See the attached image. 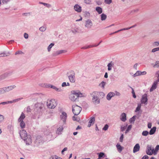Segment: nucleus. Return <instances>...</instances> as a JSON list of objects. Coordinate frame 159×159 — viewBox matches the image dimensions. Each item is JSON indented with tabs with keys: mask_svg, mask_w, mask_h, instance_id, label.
Listing matches in <instances>:
<instances>
[{
	"mask_svg": "<svg viewBox=\"0 0 159 159\" xmlns=\"http://www.w3.org/2000/svg\"><path fill=\"white\" fill-rule=\"evenodd\" d=\"M19 134L21 138L24 141H26V143L29 144L31 143V139L30 135H28L25 130L22 129L20 131Z\"/></svg>",
	"mask_w": 159,
	"mask_h": 159,
	"instance_id": "nucleus-1",
	"label": "nucleus"
},
{
	"mask_svg": "<svg viewBox=\"0 0 159 159\" xmlns=\"http://www.w3.org/2000/svg\"><path fill=\"white\" fill-rule=\"evenodd\" d=\"M80 94H81L80 93H77L75 91H71V93L69 96L70 99L72 101H75L77 98L80 96Z\"/></svg>",
	"mask_w": 159,
	"mask_h": 159,
	"instance_id": "nucleus-2",
	"label": "nucleus"
},
{
	"mask_svg": "<svg viewBox=\"0 0 159 159\" xmlns=\"http://www.w3.org/2000/svg\"><path fill=\"white\" fill-rule=\"evenodd\" d=\"M57 104L56 101L53 99L48 100L47 102V106L48 108L50 109H54Z\"/></svg>",
	"mask_w": 159,
	"mask_h": 159,
	"instance_id": "nucleus-3",
	"label": "nucleus"
},
{
	"mask_svg": "<svg viewBox=\"0 0 159 159\" xmlns=\"http://www.w3.org/2000/svg\"><path fill=\"white\" fill-rule=\"evenodd\" d=\"M25 116L24 113L22 112L21 115L18 120V121L20 123V125L21 128L24 129L25 127V124L23 121V120L25 118Z\"/></svg>",
	"mask_w": 159,
	"mask_h": 159,
	"instance_id": "nucleus-4",
	"label": "nucleus"
},
{
	"mask_svg": "<svg viewBox=\"0 0 159 159\" xmlns=\"http://www.w3.org/2000/svg\"><path fill=\"white\" fill-rule=\"evenodd\" d=\"M82 110L81 107L77 105H73L72 106V111L75 115L79 114Z\"/></svg>",
	"mask_w": 159,
	"mask_h": 159,
	"instance_id": "nucleus-5",
	"label": "nucleus"
},
{
	"mask_svg": "<svg viewBox=\"0 0 159 159\" xmlns=\"http://www.w3.org/2000/svg\"><path fill=\"white\" fill-rule=\"evenodd\" d=\"M70 75L68 76V78L70 81L71 83H75V73L73 71L70 72Z\"/></svg>",
	"mask_w": 159,
	"mask_h": 159,
	"instance_id": "nucleus-6",
	"label": "nucleus"
},
{
	"mask_svg": "<svg viewBox=\"0 0 159 159\" xmlns=\"http://www.w3.org/2000/svg\"><path fill=\"white\" fill-rule=\"evenodd\" d=\"M16 86L15 85H13V86H10L7 87L2 88L1 89V90L2 93H3L5 92H8L12 90Z\"/></svg>",
	"mask_w": 159,
	"mask_h": 159,
	"instance_id": "nucleus-7",
	"label": "nucleus"
},
{
	"mask_svg": "<svg viewBox=\"0 0 159 159\" xmlns=\"http://www.w3.org/2000/svg\"><path fill=\"white\" fill-rule=\"evenodd\" d=\"M45 86L47 88H52L57 92H60L61 91V88H58L56 86L50 84H47Z\"/></svg>",
	"mask_w": 159,
	"mask_h": 159,
	"instance_id": "nucleus-8",
	"label": "nucleus"
},
{
	"mask_svg": "<svg viewBox=\"0 0 159 159\" xmlns=\"http://www.w3.org/2000/svg\"><path fill=\"white\" fill-rule=\"evenodd\" d=\"M147 150L146 151V153L148 155H152L154 152V148H153L150 146H147Z\"/></svg>",
	"mask_w": 159,
	"mask_h": 159,
	"instance_id": "nucleus-9",
	"label": "nucleus"
},
{
	"mask_svg": "<svg viewBox=\"0 0 159 159\" xmlns=\"http://www.w3.org/2000/svg\"><path fill=\"white\" fill-rule=\"evenodd\" d=\"M67 117L66 113L64 112H63L60 116L61 120L64 123H65Z\"/></svg>",
	"mask_w": 159,
	"mask_h": 159,
	"instance_id": "nucleus-10",
	"label": "nucleus"
},
{
	"mask_svg": "<svg viewBox=\"0 0 159 159\" xmlns=\"http://www.w3.org/2000/svg\"><path fill=\"white\" fill-rule=\"evenodd\" d=\"M148 101L147 95L146 94H143L141 99V103L146 104Z\"/></svg>",
	"mask_w": 159,
	"mask_h": 159,
	"instance_id": "nucleus-11",
	"label": "nucleus"
},
{
	"mask_svg": "<svg viewBox=\"0 0 159 159\" xmlns=\"http://www.w3.org/2000/svg\"><path fill=\"white\" fill-rule=\"evenodd\" d=\"M37 110L41 111L43 107V104L41 103H38L35 105Z\"/></svg>",
	"mask_w": 159,
	"mask_h": 159,
	"instance_id": "nucleus-12",
	"label": "nucleus"
},
{
	"mask_svg": "<svg viewBox=\"0 0 159 159\" xmlns=\"http://www.w3.org/2000/svg\"><path fill=\"white\" fill-rule=\"evenodd\" d=\"M147 72L145 71L141 72L139 71H137L136 73L134 75V77L140 75H145L146 74Z\"/></svg>",
	"mask_w": 159,
	"mask_h": 159,
	"instance_id": "nucleus-13",
	"label": "nucleus"
},
{
	"mask_svg": "<svg viewBox=\"0 0 159 159\" xmlns=\"http://www.w3.org/2000/svg\"><path fill=\"white\" fill-rule=\"evenodd\" d=\"M75 11L78 12H80L82 11L81 7L78 4H76L74 7Z\"/></svg>",
	"mask_w": 159,
	"mask_h": 159,
	"instance_id": "nucleus-14",
	"label": "nucleus"
},
{
	"mask_svg": "<svg viewBox=\"0 0 159 159\" xmlns=\"http://www.w3.org/2000/svg\"><path fill=\"white\" fill-rule=\"evenodd\" d=\"M140 147L139 143H137L134 146L133 148V152L135 153L139 150Z\"/></svg>",
	"mask_w": 159,
	"mask_h": 159,
	"instance_id": "nucleus-15",
	"label": "nucleus"
},
{
	"mask_svg": "<svg viewBox=\"0 0 159 159\" xmlns=\"http://www.w3.org/2000/svg\"><path fill=\"white\" fill-rule=\"evenodd\" d=\"M92 100L93 102L95 104H98L99 103V100L97 96H94L93 97Z\"/></svg>",
	"mask_w": 159,
	"mask_h": 159,
	"instance_id": "nucleus-16",
	"label": "nucleus"
},
{
	"mask_svg": "<svg viewBox=\"0 0 159 159\" xmlns=\"http://www.w3.org/2000/svg\"><path fill=\"white\" fill-rule=\"evenodd\" d=\"M93 25L92 21L90 20H88L86 21L85 26L88 28L90 27Z\"/></svg>",
	"mask_w": 159,
	"mask_h": 159,
	"instance_id": "nucleus-17",
	"label": "nucleus"
},
{
	"mask_svg": "<svg viewBox=\"0 0 159 159\" xmlns=\"http://www.w3.org/2000/svg\"><path fill=\"white\" fill-rule=\"evenodd\" d=\"M120 119L122 121L125 122L126 120V115L125 113H122L120 116Z\"/></svg>",
	"mask_w": 159,
	"mask_h": 159,
	"instance_id": "nucleus-18",
	"label": "nucleus"
},
{
	"mask_svg": "<svg viewBox=\"0 0 159 159\" xmlns=\"http://www.w3.org/2000/svg\"><path fill=\"white\" fill-rule=\"evenodd\" d=\"M63 129V126H60L57 129L56 131V133L58 134H61V132Z\"/></svg>",
	"mask_w": 159,
	"mask_h": 159,
	"instance_id": "nucleus-19",
	"label": "nucleus"
},
{
	"mask_svg": "<svg viewBox=\"0 0 159 159\" xmlns=\"http://www.w3.org/2000/svg\"><path fill=\"white\" fill-rule=\"evenodd\" d=\"M95 120V118L94 117H91V119L89 122L88 126V127H90L91 126V124H94Z\"/></svg>",
	"mask_w": 159,
	"mask_h": 159,
	"instance_id": "nucleus-20",
	"label": "nucleus"
},
{
	"mask_svg": "<svg viewBox=\"0 0 159 159\" xmlns=\"http://www.w3.org/2000/svg\"><path fill=\"white\" fill-rule=\"evenodd\" d=\"M115 95V93L113 92H110L107 95V98L108 100H110L112 97Z\"/></svg>",
	"mask_w": 159,
	"mask_h": 159,
	"instance_id": "nucleus-21",
	"label": "nucleus"
},
{
	"mask_svg": "<svg viewBox=\"0 0 159 159\" xmlns=\"http://www.w3.org/2000/svg\"><path fill=\"white\" fill-rule=\"evenodd\" d=\"M116 147L118 151L120 152L123 149V148L118 143L116 145Z\"/></svg>",
	"mask_w": 159,
	"mask_h": 159,
	"instance_id": "nucleus-22",
	"label": "nucleus"
},
{
	"mask_svg": "<svg viewBox=\"0 0 159 159\" xmlns=\"http://www.w3.org/2000/svg\"><path fill=\"white\" fill-rule=\"evenodd\" d=\"M157 83L155 82L153 84L151 88L150 89V92L154 90L155 89L157 88Z\"/></svg>",
	"mask_w": 159,
	"mask_h": 159,
	"instance_id": "nucleus-23",
	"label": "nucleus"
},
{
	"mask_svg": "<svg viewBox=\"0 0 159 159\" xmlns=\"http://www.w3.org/2000/svg\"><path fill=\"white\" fill-rule=\"evenodd\" d=\"M136 26V25H133L131 27H130L129 28H124V29H121L120 30H118V31H116V32H114L113 33V34L117 33V32H118L119 31H122V30H129V29H131V28H132L135 27Z\"/></svg>",
	"mask_w": 159,
	"mask_h": 159,
	"instance_id": "nucleus-24",
	"label": "nucleus"
},
{
	"mask_svg": "<svg viewBox=\"0 0 159 159\" xmlns=\"http://www.w3.org/2000/svg\"><path fill=\"white\" fill-rule=\"evenodd\" d=\"M156 129V127H154L151 129L149 132L150 134L152 135L155 132Z\"/></svg>",
	"mask_w": 159,
	"mask_h": 159,
	"instance_id": "nucleus-25",
	"label": "nucleus"
},
{
	"mask_svg": "<svg viewBox=\"0 0 159 159\" xmlns=\"http://www.w3.org/2000/svg\"><path fill=\"white\" fill-rule=\"evenodd\" d=\"M96 10L99 14H101L102 13V9L100 7H97L96 8Z\"/></svg>",
	"mask_w": 159,
	"mask_h": 159,
	"instance_id": "nucleus-26",
	"label": "nucleus"
},
{
	"mask_svg": "<svg viewBox=\"0 0 159 159\" xmlns=\"http://www.w3.org/2000/svg\"><path fill=\"white\" fill-rule=\"evenodd\" d=\"M100 43H101V42L99 44H97V45H89L88 46H85V47H84L83 48L84 49H87V48H92V47H96V46L98 45Z\"/></svg>",
	"mask_w": 159,
	"mask_h": 159,
	"instance_id": "nucleus-27",
	"label": "nucleus"
},
{
	"mask_svg": "<svg viewBox=\"0 0 159 159\" xmlns=\"http://www.w3.org/2000/svg\"><path fill=\"white\" fill-rule=\"evenodd\" d=\"M101 20H104L106 19L107 16L106 14L103 13L101 15Z\"/></svg>",
	"mask_w": 159,
	"mask_h": 159,
	"instance_id": "nucleus-28",
	"label": "nucleus"
},
{
	"mask_svg": "<svg viewBox=\"0 0 159 159\" xmlns=\"http://www.w3.org/2000/svg\"><path fill=\"white\" fill-rule=\"evenodd\" d=\"M113 64L112 63V62H111L109 63L107 65V66L108 67V70H110L111 69V67L113 65Z\"/></svg>",
	"mask_w": 159,
	"mask_h": 159,
	"instance_id": "nucleus-29",
	"label": "nucleus"
},
{
	"mask_svg": "<svg viewBox=\"0 0 159 159\" xmlns=\"http://www.w3.org/2000/svg\"><path fill=\"white\" fill-rule=\"evenodd\" d=\"M39 3L43 4L44 5L48 7H49L51 6V5H50L49 4L46 3H44V2H39Z\"/></svg>",
	"mask_w": 159,
	"mask_h": 159,
	"instance_id": "nucleus-30",
	"label": "nucleus"
},
{
	"mask_svg": "<svg viewBox=\"0 0 159 159\" xmlns=\"http://www.w3.org/2000/svg\"><path fill=\"white\" fill-rule=\"evenodd\" d=\"M141 104H139L138 105V106L137 107L136 110H135V111L136 112H137L138 111H139L140 109V108L141 107Z\"/></svg>",
	"mask_w": 159,
	"mask_h": 159,
	"instance_id": "nucleus-31",
	"label": "nucleus"
},
{
	"mask_svg": "<svg viewBox=\"0 0 159 159\" xmlns=\"http://www.w3.org/2000/svg\"><path fill=\"white\" fill-rule=\"evenodd\" d=\"M54 45V43H51L49 45L48 48V52H49L50 51L51 48Z\"/></svg>",
	"mask_w": 159,
	"mask_h": 159,
	"instance_id": "nucleus-32",
	"label": "nucleus"
},
{
	"mask_svg": "<svg viewBox=\"0 0 159 159\" xmlns=\"http://www.w3.org/2000/svg\"><path fill=\"white\" fill-rule=\"evenodd\" d=\"M159 149V145H157L156 147L155 150L154 151V155H156V154L158 150Z\"/></svg>",
	"mask_w": 159,
	"mask_h": 159,
	"instance_id": "nucleus-33",
	"label": "nucleus"
},
{
	"mask_svg": "<svg viewBox=\"0 0 159 159\" xmlns=\"http://www.w3.org/2000/svg\"><path fill=\"white\" fill-rule=\"evenodd\" d=\"M149 134V132L147 131H144L142 133L143 135L144 136H146L148 135Z\"/></svg>",
	"mask_w": 159,
	"mask_h": 159,
	"instance_id": "nucleus-34",
	"label": "nucleus"
},
{
	"mask_svg": "<svg viewBox=\"0 0 159 159\" xmlns=\"http://www.w3.org/2000/svg\"><path fill=\"white\" fill-rule=\"evenodd\" d=\"M132 128V125H129L127 128V129L125 131V133H127Z\"/></svg>",
	"mask_w": 159,
	"mask_h": 159,
	"instance_id": "nucleus-35",
	"label": "nucleus"
},
{
	"mask_svg": "<svg viewBox=\"0 0 159 159\" xmlns=\"http://www.w3.org/2000/svg\"><path fill=\"white\" fill-rule=\"evenodd\" d=\"M39 30L41 31H44L46 30V28L45 27L42 26L39 28Z\"/></svg>",
	"mask_w": 159,
	"mask_h": 159,
	"instance_id": "nucleus-36",
	"label": "nucleus"
},
{
	"mask_svg": "<svg viewBox=\"0 0 159 159\" xmlns=\"http://www.w3.org/2000/svg\"><path fill=\"white\" fill-rule=\"evenodd\" d=\"M4 119V116L3 115L0 114V123L3 121Z\"/></svg>",
	"mask_w": 159,
	"mask_h": 159,
	"instance_id": "nucleus-37",
	"label": "nucleus"
},
{
	"mask_svg": "<svg viewBox=\"0 0 159 159\" xmlns=\"http://www.w3.org/2000/svg\"><path fill=\"white\" fill-rule=\"evenodd\" d=\"M104 157V154L103 152H100L98 155V157L100 158L102 157Z\"/></svg>",
	"mask_w": 159,
	"mask_h": 159,
	"instance_id": "nucleus-38",
	"label": "nucleus"
},
{
	"mask_svg": "<svg viewBox=\"0 0 159 159\" xmlns=\"http://www.w3.org/2000/svg\"><path fill=\"white\" fill-rule=\"evenodd\" d=\"M8 55H7V54L5 53H2L0 54V57H5Z\"/></svg>",
	"mask_w": 159,
	"mask_h": 159,
	"instance_id": "nucleus-39",
	"label": "nucleus"
},
{
	"mask_svg": "<svg viewBox=\"0 0 159 159\" xmlns=\"http://www.w3.org/2000/svg\"><path fill=\"white\" fill-rule=\"evenodd\" d=\"M108 128V125L107 124H106L104 127L102 129L104 130H107Z\"/></svg>",
	"mask_w": 159,
	"mask_h": 159,
	"instance_id": "nucleus-40",
	"label": "nucleus"
},
{
	"mask_svg": "<svg viewBox=\"0 0 159 159\" xmlns=\"http://www.w3.org/2000/svg\"><path fill=\"white\" fill-rule=\"evenodd\" d=\"M159 50V47L157 48H153L152 50V52H155Z\"/></svg>",
	"mask_w": 159,
	"mask_h": 159,
	"instance_id": "nucleus-41",
	"label": "nucleus"
},
{
	"mask_svg": "<svg viewBox=\"0 0 159 159\" xmlns=\"http://www.w3.org/2000/svg\"><path fill=\"white\" fill-rule=\"evenodd\" d=\"M135 120V116H133L132 118L129 120L130 122L131 123L132 122H134Z\"/></svg>",
	"mask_w": 159,
	"mask_h": 159,
	"instance_id": "nucleus-42",
	"label": "nucleus"
},
{
	"mask_svg": "<svg viewBox=\"0 0 159 159\" xmlns=\"http://www.w3.org/2000/svg\"><path fill=\"white\" fill-rule=\"evenodd\" d=\"M112 2V0H105V2L107 4H110Z\"/></svg>",
	"mask_w": 159,
	"mask_h": 159,
	"instance_id": "nucleus-43",
	"label": "nucleus"
},
{
	"mask_svg": "<svg viewBox=\"0 0 159 159\" xmlns=\"http://www.w3.org/2000/svg\"><path fill=\"white\" fill-rule=\"evenodd\" d=\"M154 67H159V61H157L156 62L155 64V65Z\"/></svg>",
	"mask_w": 159,
	"mask_h": 159,
	"instance_id": "nucleus-44",
	"label": "nucleus"
},
{
	"mask_svg": "<svg viewBox=\"0 0 159 159\" xmlns=\"http://www.w3.org/2000/svg\"><path fill=\"white\" fill-rule=\"evenodd\" d=\"M132 93L133 94V96L134 98H136V96L135 94V93L134 92V91L133 89H132Z\"/></svg>",
	"mask_w": 159,
	"mask_h": 159,
	"instance_id": "nucleus-45",
	"label": "nucleus"
},
{
	"mask_svg": "<svg viewBox=\"0 0 159 159\" xmlns=\"http://www.w3.org/2000/svg\"><path fill=\"white\" fill-rule=\"evenodd\" d=\"M84 2L86 4H89L91 2V0H84Z\"/></svg>",
	"mask_w": 159,
	"mask_h": 159,
	"instance_id": "nucleus-46",
	"label": "nucleus"
},
{
	"mask_svg": "<svg viewBox=\"0 0 159 159\" xmlns=\"http://www.w3.org/2000/svg\"><path fill=\"white\" fill-rule=\"evenodd\" d=\"M66 51L65 50H60L57 52L58 54H60L66 52Z\"/></svg>",
	"mask_w": 159,
	"mask_h": 159,
	"instance_id": "nucleus-47",
	"label": "nucleus"
},
{
	"mask_svg": "<svg viewBox=\"0 0 159 159\" xmlns=\"http://www.w3.org/2000/svg\"><path fill=\"white\" fill-rule=\"evenodd\" d=\"M123 138H124V135L123 134H122L120 138V141L121 142H123Z\"/></svg>",
	"mask_w": 159,
	"mask_h": 159,
	"instance_id": "nucleus-48",
	"label": "nucleus"
},
{
	"mask_svg": "<svg viewBox=\"0 0 159 159\" xmlns=\"http://www.w3.org/2000/svg\"><path fill=\"white\" fill-rule=\"evenodd\" d=\"M153 45L155 46H158L159 45V43L157 42H154Z\"/></svg>",
	"mask_w": 159,
	"mask_h": 159,
	"instance_id": "nucleus-49",
	"label": "nucleus"
},
{
	"mask_svg": "<svg viewBox=\"0 0 159 159\" xmlns=\"http://www.w3.org/2000/svg\"><path fill=\"white\" fill-rule=\"evenodd\" d=\"M100 85H101L102 86V87L103 88H104V86L105 84V83L103 81H102L101 84H100Z\"/></svg>",
	"mask_w": 159,
	"mask_h": 159,
	"instance_id": "nucleus-50",
	"label": "nucleus"
},
{
	"mask_svg": "<svg viewBox=\"0 0 159 159\" xmlns=\"http://www.w3.org/2000/svg\"><path fill=\"white\" fill-rule=\"evenodd\" d=\"M24 37L25 39H27L28 38V35L26 33H25L24 34Z\"/></svg>",
	"mask_w": 159,
	"mask_h": 159,
	"instance_id": "nucleus-51",
	"label": "nucleus"
},
{
	"mask_svg": "<svg viewBox=\"0 0 159 159\" xmlns=\"http://www.w3.org/2000/svg\"><path fill=\"white\" fill-rule=\"evenodd\" d=\"M142 159H148V157L147 155H145L143 157Z\"/></svg>",
	"mask_w": 159,
	"mask_h": 159,
	"instance_id": "nucleus-52",
	"label": "nucleus"
},
{
	"mask_svg": "<svg viewBox=\"0 0 159 159\" xmlns=\"http://www.w3.org/2000/svg\"><path fill=\"white\" fill-rule=\"evenodd\" d=\"M23 53V52L21 51H18L16 52L15 54L17 55L18 54H22Z\"/></svg>",
	"mask_w": 159,
	"mask_h": 159,
	"instance_id": "nucleus-53",
	"label": "nucleus"
},
{
	"mask_svg": "<svg viewBox=\"0 0 159 159\" xmlns=\"http://www.w3.org/2000/svg\"><path fill=\"white\" fill-rule=\"evenodd\" d=\"M9 0H2V2L3 3H6L9 2Z\"/></svg>",
	"mask_w": 159,
	"mask_h": 159,
	"instance_id": "nucleus-54",
	"label": "nucleus"
},
{
	"mask_svg": "<svg viewBox=\"0 0 159 159\" xmlns=\"http://www.w3.org/2000/svg\"><path fill=\"white\" fill-rule=\"evenodd\" d=\"M49 159H56V156H51Z\"/></svg>",
	"mask_w": 159,
	"mask_h": 159,
	"instance_id": "nucleus-55",
	"label": "nucleus"
},
{
	"mask_svg": "<svg viewBox=\"0 0 159 159\" xmlns=\"http://www.w3.org/2000/svg\"><path fill=\"white\" fill-rule=\"evenodd\" d=\"M126 128V127H121V130L122 131H123Z\"/></svg>",
	"mask_w": 159,
	"mask_h": 159,
	"instance_id": "nucleus-56",
	"label": "nucleus"
},
{
	"mask_svg": "<svg viewBox=\"0 0 159 159\" xmlns=\"http://www.w3.org/2000/svg\"><path fill=\"white\" fill-rule=\"evenodd\" d=\"M148 128L150 129L152 127V124L150 123H148Z\"/></svg>",
	"mask_w": 159,
	"mask_h": 159,
	"instance_id": "nucleus-57",
	"label": "nucleus"
},
{
	"mask_svg": "<svg viewBox=\"0 0 159 159\" xmlns=\"http://www.w3.org/2000/svg\"><path fill=\"white\" fill-rule=\"evenodd\" d=\"M115 95L117 96H119L120 95V93L119 92L116 91Z\"/></svg>",
	"mask_w": 159,
	"mask_h": 159,
	"instance_id": "nucleus-58",
	"label": "nucleus"
},
{
	"mask_svg": "<svg viewBox=\"0 0 159 159\" xmlns=\"http://www.w3.org/2000/svg\"><path fill=\"white\" fill-rule=\"evenodd\" d=\"M66 86V82H63L62 84V87H65Z\"/></svg>",
	"mask_w": 159,
	"mask_h": 159,
	"instance_id": "nucleus-59",
	"label": "nucleus"
},
{
	"mask_svg": "<svg viewBox=\"0 0 159 159\" xmlns=\"http://www.w3.org/2000/svg\"><path fill=\"white\" fill-rule=\"evenodd\" d=\"M67 150V148H65L61 151V153H62L63 152H64L65 151H66Z\"/></svg>",
	"mask_w": 159,
	"mask_h": 159,
	"instance_id": "nucleus-60",
	"label": "nucleus"
},
{
	"mask_svg": "<svg viewBox=\"0 0 159 159\" xmlns=\"http://www.w3.org/2000/svg\"><path fill=\"white\" fill-rule=\"evenodd\" d=\"M72 119L74 120L78 121V120L77 119V118L74 116L73 117Z\"/></svg>",
	"mask_w": 159,
	"mask_h": 159,
	"instance_id": "nucleus-61",
	"label": "nucleus"
},
{
	"mask_svg": "<svg viewBox=\"0 0 159 159\" xmlns=\"http://www.w3.org/2000/svg\"><path fill=\"white\" fill-rule=\"evenodd\" d=\"M104 77L105 78H107L108 77V75L107 72H106L104 75Z\"/></svg>",
	"mask_w": 159,
	"mask_h": 159,
	"instance_id": "nucleus-62",
	"label": "nucleus"
},
{
	"mask_svg": "<svg viewBox=\"0 0 159 159\" xmlns=\"http://www.w3.org/2000/svg\"><path fill=\"white\" fill-rule=\"evenodd\" d=\"M27 111H30L31 110L30 109V107H28L27 108Z\"/></svg>",
	"mask_w": 159,
	"mask_h": 159,
	"instance_id": "nucleus-63",
	"label": "nucleus"
},
{
	"mask_svg": "<svg viewBox=\"0 0 159 159\" xmlns=\"http://www.w3.org/2000/svg\"><path fill=\"white\" fill-rule=\"evenodd\" d=\"M81 129V127L80 126H78L76 128V130H78L79 129Z\"/></svg>",
	"mask_w": 159,
	"mask_h": 159,
	"instance_id": "nucleus-64",
	"label": "nucleus"
}]
</instances>
